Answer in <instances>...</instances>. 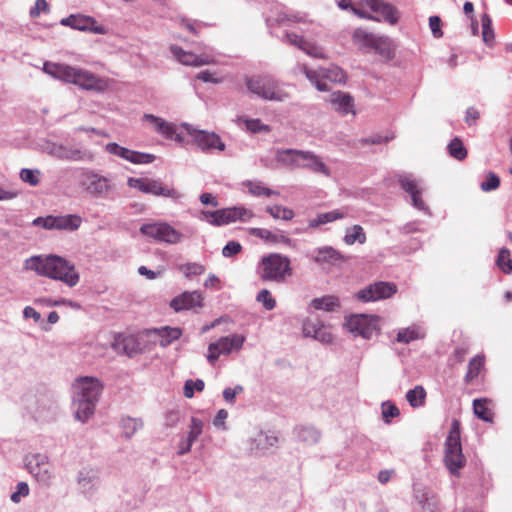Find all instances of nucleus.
Masks as SVG:
<instances>
[{
  "mask_svg": "<svg viewBox=\"0 0 512 512\" xmlns=\"http://www.w3.org/2000/svg\"><path fill=\"white\" fill-rule=\"evenodd\" d=\"M448 152L451 157L458 161H462L467 157V149L458 137H455L448 144Z\"/></svg>",
  "mask_w": 512,
  "mask_h": 512,
  "instance_id": "nucleus-40",
  "label": "nucleus"
},
{
  "mask_svg": "<svg viewBox=\"0 0 512 512\" xmlns=\"http://www.w3.org/2000/svg\"><path fill=\"white\" fill-rule=\"evenodd\" d=\"M61 24L80 31H92L97 34L105 33L104 28L102 26H96V21L89 16L70 15L69 17L63 18Z\"/></svg>",
  "mask_w": 512,
  "mask_h": 512,
  "instance_id": "nucleus-21",
  "label": "nucleus"
},
{
  "mask_svg": "<svg viewBox=\"0 0 512 512\" xmlns=\"http://www.w3.org/2000/svg\"><path fill=\"white\" fill-rule=\"evenodd\" d=\"M256 299L263 305L266 310H272L276 306V300L272 296L271 292L267 289H262L259 291Z\"/></svg>",
  "mask_w": 512,
  "mask_h": 512,
  "instance_id": "nucleus-49",
  "label": "nucleus"
},
{
  "mask_svg": "<svg viewBox=\"0 0 512 512\" xmlns=\"http://www.w3.org/2000/svg\"><path fill=\"white\" fill-rule=\"evenodd\" d=\"M245 124H246V128L253 133H257V132H261V131H265V132L270 131V127L268 125L263 124L259 119L246 120Z\"/></svg>",
  "mask_w": 512,
  "mask_h": 512,
  "instance_id": "nucleus-55",
  "label": "nucleus"
},
{
  "mask_svg": "<svg viewBox=\"0 0 512 512\" xmlns=\"http://www.w3.org/2000/svg\"><path fill=\"white\" fill-rule=\"evenodd\" d=\"M321 326L320 321L318 320H312V319H306L303 322V334L306 337H313L316 335L318 331V327Z\"/></svg>",
  "mask_w": 512,
  "mask_h": 512,
  "instance_id": "nucleus-54",
  "label": "nucleus"
},
{
  "mask_svg": "<svg viewBox=\"0 0 512 512\" xmlns=\"http://www.w3.org/2000/svg\"><path fill=\"white\" fill-rule=\"evenodd\" d=\"M301 157V163H297V167L307 168L315 173H321L330 176L331 172L321 158L311 152L303 151L298 153Z\"/></svg>",
  "mask_w": 512,
  "mask_h": 512,
  "instance_id": "nucleus-23",
  "label": "nucleus"
},
{
  "mask_svg": "<svg viewBox=\"0 0 512 512\" xmlns=\"http://www.w3.org/2000/svg\"><path fill=\"white\" fill-rule=\"evenodd\" d=\"M182 329L179 327L165 326L145 331L147 337L153 339L161 347H167L182 336Z\"/></svg>",
  "mask_w": 512,
  "mask_h": 512,
  "instance_id": "nucleus-20",
  "label": "nucleus"
},
{
  "mask_svg": "<svg viewBox=\"0 0 512 512\" xmlns=\"http://www.w3.org/2000/svg\"><path fill=\"white\" fill-rule=\"evenodd\" d=\"M202 215L208 223L214 226L227 225L238 220L247 222L254 216L253 212L245 207H230L216 211H203Z\"/></svg>",
  "mask_w": 512,
  "mask_h": 512,
  "instance_id": "nucleus-9",
  "label": "nucleus"
},
{
  "mask_svg": "<svg viewBox=\"0 0 512 512\" xmlns=\"http://www.w3.org/2000/svg\"><path fill=\"white\" fill-rule=\"evenodd\" d=\"M249 233L257 238H260L268 243L273 244H290L291 239L284 234L274 233L264 228H250Z\"/></svg>",
  "mask_w": 512,
  "mask_h": 512,
  "instance_id": "nucleus-25",
  "label": "nucleus"
},
{
  "mask_svg": "<svg viewBox=\"0 0 512 512\" xmlns=\"http://www.w3.org/2000/svg\"><path fill=\"white\" fill-rule=\"evenodd\" d=\"M300 69L319 91H327L329 89L325 82V78L322 76V68L319 70H311L306 65H302Z\"/></svg>",
  "mask_w": 512,
  "mask_h": 512,
  "instance_id": "nucleus-33",
  "label": "nucleus"
},
{
  "mask_svg": "<svg viewBox=\"0 0 512 512\" xmlns=\"http://www.w3.org/2000/svg\"><path fill=\"white\" fill-rule=\"evenodd\" d=\"M444 463L450 473L458 475L460 469L466 464L462 453L460 421L454 419L445 441Z\"/></svg>",
  "mask_w": 512,
  "mask_h": 512,
  "instance_id": "nucleus-7",
  "label": "nucleus"
},
{
  "mask_svg": "<svg viewBox=\"0 0 512 512\" xmlns=\"http://www.w3.org/2000/svg\"><path fill=\"white\" fill-rule=\"evenodd\" d=\"M338 5L341 9H351V11L360 18L372 19L367 11L355 6V0L353 2L351 0H339Z\"/></svg>",
  "mask_w": 512,
  "mask_h": 512,
  "instance_id": "nucleus-48",
  "label": "nucleus"
},
{
  "mask_svg": "<svg viewBox=\"0 0 512 512\" xmlns=\"http://www.w3.org/2000/svg\"><path fill=\"white\" fill-rule=\"evenodd\" d=\"M500 186V179L494 173H489L486 177V180L481 183V189L483 191H491L495 190Z\"/></svg>",
  "mask_w": 512,
  "mask_h": 512,
  "instance_id": "nucleus-52",
  "label": "nucleus"
},
{
  "mask_svg": "<svg viewBox=\"0 0 512 512\" xmlns=\"http://www.w3.org/2000/svg\"><path fill=\"white\" fill-rule=\"evenodd\" d=\"M170 51L173 56L183 65L199 67L203 65L214 64L215 60L211 55H197L192 52L183 50L181 47L172 45Z\"/></svg>",
  "mask_w": 512,
  "mask_h": 512,
  "instance_id": "nucleus-19",
  "label": "nucleus"
},
{
  "mask_svg": "<svg viewBox=\"0 0 512 512\" xmlns=\"http://www.w3.org/2000/svg\"><path fill=\"white\" fill-rule=\"evenodd\" d=\"M397 290L395 283L379 281L358 291L356 297L362 302H375L391 298Z\"/></svg>",
  "mask_w": 512,
  "mask_h": 512,
  "instance_id": "nucleus-13",
  "label": "nucleus"
},
{
  "mask_svg": "<svg viewBox=\"0 0 512 512\" xmlns=\"http://www.w3.org/2000/svg\"><path fill=\"white\" fill-rule=\"evenodd\" d=\"M247 89L265 100L283 101L288 94L279 89L277 82L269 75H256L245 78Z\"/></svg>",
  "mask_w": 512,
  "mask_h": 512,
  "instance_id": "nucleus-8",
  "label": "nucleus"
},
{
  "mask_svg": "<svg viewBox=\"0 0 512 512\" xmlns=\"http://www.w3.org/2000/svg\"><path fill=\"white\" fill-rule=\"evenodd\" d=\"M482 24V38L486 45L492 46L494 43V30L492 28V19L488 14H483L481 17Z\"/></svg>",
  "mask_w": 512,
  "mask_h": 512,
  "instance_id": "nucleus-42",
  "label": "nucleus"
},
{
  "mask_svg": "<svg viewBox=\"0 0 512 512\" xmlns=\"http://www.w3.org/2000/svg\"><path fill=\"white\" fill-rule=\"evenodd\" d=\"M322 76L325 80L331 82L342 83L346 80L345 72L338 66H331L329 68H322Z\"/></svg>",
  "mask_w": 512,
  "mask_h": 512,
  "instance_id": "nucleus-44",
  "label": "nucleus"
},
{
  "mask_svg": "<svg viewBox=\"0 0 512 512\" xmlns=\"http://www.w3.org/2000/svg\"><path fill=\"white\" fill-rule=\"evenodd\" d=\"M287 41L291 45L297 46L299 49L304 51L306 54L315 57V58H323L324 54L322 49L317 46L315 43L309 42L305 40L302 36H299L294 33L286 34Z\"/></svg>",
  "mask_w": 512,
  "mask_h": 512,
  "instance_id": "nucleus-24",
  "label": "nucleus"
},
{
  "mask_svg": "<svg viewBox=\"0 0 512 512\" xmlns=\"http://www.w3.org/2000/svg\"><path fill=\"white\" fill-rule=\"evenodd\" d=\"M406 399L412 407H420L425 403L426 391L422 386L418 385L407 392Z\"/></svg>",
  "mask_w": 512,
  "mask_h": 512,
  "instance_id": "nucleus-39",
  "label": "nucleus"
},
{
  "mask_svg": "<svg viewBox=\"0 0 512 512\" xmlns=\"http://www.w3.org/2000/svg\"><path fill=\"white\" fill-rule=\"evenodd\" d=\"M20 178L22 181L29 183L32 186H36L39 183V178L36 172L31 169H22L20 172Z\"/></svg>",
  "mask_w": 512,
  "mask_h": 512,
  "instance_id": "nucleus-59",
  "label": "nucleus"
},
{
  "mask_svg": "<svg viewBox=\"0 0 512 512\" xmlns=\"http://www.w3.org/2000/svg\"><path fill=\"white\" fill-rule=\"evenodd\" d=\"M143 121L148 122L157 133L161 134L166 139L181 143L184 140L185 131L193 137L197 146L202 150L217 149L223 151L225 149V144L222 142L219 135L214 132L197 130L187 123L177 126L153 114H144Z\"/></svg>",
  "mask_w": 512,
  "mask_h": 512,
  "instance_id": "nucleus-1",
  "label": "nucleus"
},
{
  "mask_svg": "<svg viewBox=\"0 0 512 512\" xmlns=\"http://www.w3.org/2000/svg\"><path fill=\"white\" fill-rule=\"evenodd\" d=\"M303 152L302 150L295 149H279L276 152V160L285 165L297 166V163H301V157L298 153Z\"/></svg>",
  "mask_w": 512,
  "mask_h": 512,
  "instance_id": "nucleus-34",
  "label": "nucleus"
},
{
  "mask_svg": "<svg viewBox=\"0 0 512 512\" xmlns=\"http://www.w3.org/2000/svg\"><path fill=\"white\" fill-rule=\"evenodd\" d=\"M366 235L364 233L363 228L360 225H354L351 229V232L347 233L344 237V242L347 245H353L355 242H359L360 244L365 243Z\"/></svg>",
  "mask_w": 512,
  "mask_h": 512,
  "instance_id": "nucleus-46",
  "label": "nucleus"
},
{
  "mask_svg": "<svg viewBox=\"0 0 512 512\" xmlns=\"http://www.w3.org/2000/svg\"><path fill=\"white\" fill-rule=\"evenodd\" d=\"M399 415V409L392 403L386 402L382 404V416L385 422L389 423L392 418Z\"/></svg>",
  "mask_w": 512,
  "mask_h": 512,
  "instance_id": "nucleus-53",
  "label": "nucleus"
},
{
  "mask_svg": "<svg viewBox=\"0 0 512 512\" xmlns=\"http://www.w3.org/2000/svg\"><path fill=\"white\" fill-rule=\"evenodd\" d=\"M398 182L401 188L409 195L415 194L418 190H420L417 181L407 175L399 176Z\"/></svg>",
  "mask_w": 512,
  "mask_h": 512,
  "instance_id": "nucleus-50",
  "label": "nucleus"
},
{
  "mask_svg": "<svg viewBox=\"0 0 512 512\" xmlns=\"http://www.w3.org/2000/svg\"><path fill=\"white\" fill-rule=\"evenodd\" d=\"M51 153L61 160L82 161L86 159V153L75 147L55 146Z\"/></svg>",
  "mask_w": 512,
  "mask_h": 512,
  "instance_id": "nucleus-26",
  "label": "nucleus"
},
{
  "mask_svg": "<svg viewBox=\"0 0 512 512\" xmlns=\"http://www.w3.org/2000/svg\"><path fill=\"white\" fill-rule=\"evenodd\" d=\"M204 297L199 291H185L170 301V307L175 312L193 310L203 307Z\"/></svg>",
  "mask_w": 512,
  "mask_h": 512,
  "instance_id": "nucleus-18",
  "label": "nucleus"
},
{
  "mask_svg": "<svg viewBox=\"0 0 512 512\" xmlns=\"http://www.w3.org/2000/svg\"><path fill=\"white\" fill-rule=\"evenodd\" d=\"M329 102L333 109L341 115H347L349 113L355 114V105L353 97L345 92L337 91L333 92L329 96Z\"/></svg>",
  "mask_w": 512,
  "mask_h": 512,
  "instance_id": "nucleus-22",
  "label": "nucleus"
},
{
  "mask_svg": "<svg viewBox=\"0 0 512 512\" xmlns=\"http://www.w3.org/2000/svg\"><path fill=\"white\" fill-rule=\"evenodd\" d=\"M121 423L123 433L127 438L131 437L139 428L143 426V423L140 419L131 417L123 418Z\"/></svg>",
  "mask_w": 512,
  "mask_h": 512,
  "instance_id": "nucleus-47",
  "label": "nucleus"
},
{
  "mask_svg": "<svg viewBox=\"0 0 512 512\" xmlns=\"http://www.w3.org/2000/svg\"><path fill=\"white\" fill-rule=\"evenodd\" d=\"M43 70L54 78L73 83L82 89L103 92L110 86V80L96 76L94 73L71 67L69 65L46 62Z\"/></svg>",
  "mask_w": 512,
  "mask_h": 512,
  "instance_id": "nucleus-3",
  "label": "nucleus"
},
{
  "mask_svg": "<svg viewBox=\"0 0 512 512\" xmlns=\"http://www.w3.org/2000/svg\"><path fill=\"white\" fill-rule=\"evenodd\" d=\"M313 259L317 263H336L339 261H344V256L333 247L325 246L318 248L315 251Z\"/></svg>",
  "mask_w": 512,
  "mask_h": 512,
  "instance_id": "nucleus-27",
  "label": "nucleus"
},
{
  "mask_svg": "<svg viewBox=\"0 0 512 512\" xmlns=\"http://www.w3.org/2000/svg\"><path fill=\"white\" fill-rule=\"evenodd\" d=\"M424 337L425 333L423 330L417 325H412L400 330L397 334L396 340L399 343L408 344L411 341L423 339Z\"/></svg>",
  "mask_w": 512,
  "mask_h": 512,
  "instance_id": "nucleus-31",
  "label": "nucleus"
},
{
  "mask_svg": "<svg viewBox=\"0 0 512 512\" xmlns=\"http://www.w3.org/2000/svg\"><path fill=\"white\" fill-rule=\"evenodd\" d=\"M102 390L103 386L97 378L84 376L75 380L73 403L77 420L86 422L94 414Z\"/></svg>",
  "mask_w": 512,
  "mask_h": 512,
  "instance_id": "nucleus-4",
  "label": "nucleus"
},
{
  "mask_svg": "<svg viewBox=\"0 0 512 512\" xmlns=\"http://www.w3.org/2000/svg\"><path fill=\"white\" fill-rule=\"evenodd\" d=\"M242 250V246L239 242L229 241L224 248L222 249V254L224 257H232Z\"/></svg>",
  "mask_w": 512,
  "mask_h": 512,
  "instance_id": "nucleus-56",
  "label": "nucleus"
},
{
  "mask_svg": "<svg viewBox=\"0 0 512 512\" xmlns=\"http://www.w3.org/2000/svg\"><path fill=\"white\" fill-rule=\"evenodd\" d=\"M353 37L355 40L361 41L364 45L378 49L380 45L387 43L388 39L385 37H377L373 34H369L362 29L355 30Z\"/></svg>",
  "mask_w": 512,
  "mask_h": 512,
  "instance_id": "nucleus-29",
  "label": "nucleus"
},
{
  "mask_svg": "<svg viewBox=\"0 0 512 512\" xmlns=\"http://www.w3.org/2000/svg\"><path fill=\"white\" fill-rule=\"evenodd\" d=\"M380 317L375 315H352L347 319L346 326L355 336H361L364 339H370L380 330Z\"/></svg>",
  "mask_w": 512,
  "mask_h": 512,
  "instance_id": "nucleus-10",
  "label": "nucleus"
},
{
  "mask_svg": "<svg viewBox=\"0 0 512 512\" xmlns=\"http://www.w3.org/2000/svg\"><path fill=\"white\" fill-rule=\"evenodd\" d=\"M49 5L46 0H36L34 7L30 10V16L36 18L41 12H47Z\"/></svg>",
  "mask_w": 512,
  "mask_h": 512,
  "instance_id": "nucleus-62",
  "label": "nucleus"
},
{
  "mask_svg": "<svg viewBox=\"0 0 512 512\" xmlns=\"http://www.w3.org/2000/svg\"><path fill=\"white\" fill-rule=\"evenodd\" d=\"M204 387L205 384L201 379H197L196 381L187 380L184 385V396L186 398H192L195 390L200 392Z\"/></svg>",
  "mask_w": 512,
  "mask_h": 512,
  "instance_id": "nucleus-51",
  "label": "nucleus"
},
{
  "mask_svg": "<svg viewBox=\"0 0 512 512\" xmlns=\"http://www.w3.org/2000/svg\"><path fill=\"white\" fill-rule=\"evenodd\" d=\"M203 421L193 417L191 419L190 431L186 439V447H181L180 454H185L190 451L192 444L197 440L203 431Z\"/></svg>",
  "mask_w": 512,
  "mask_h": 512,
  "instance_id": "nucleus-30",
  "label": "nucleus"
},
{
  "mask_svg": "<svg viewBox=\"0 0 512 512\" xmlns=\"http://www.w3.org/2000/svg\"><path fill=\"white\" fill-rule=\"evenodd\" d=\"M266 211L274 218V219H282L289 221L294 217V212L292 209L283 207L281 205L268 206Z\"/></svg>",
  "mask_w": 512,
  "mask_h": 512,
  "instance_id": "nucleus-45",
  "label": "nucleus"
},
{
  "mask_svg": "<svg viewBox=\"0 0 512 512\" xmlns=\"http://www.w3.org/2000/svg\"><path fill=\"white\" fill-rule=\"evenodd\" d=\"M29 494V487L26 482H19L17 484L16 492L12 493L11 500L14 503L20 502L22 497H26Z\"/></svg>",
  "mask_w": 512,
  "mask_h": 512,
  "instance_id": "nucleus-58",
  "label": "nucleus"
},
{
  "mask_svg": "<svg viewBox=\"0 0 512 512\" xmlns=\"http://www.w3.org/2000/svg\"><path fill=\"white\" fill-rule=\"evenodd\" d=\"M247 187L249 193L253 196H265L270 197L272 195H278L277 191L271 190L270 188L263 185L258 181H246L243 183Z\"/></svg>",
  "mask_w": 512,
  "mask_h": 512,
  "instance_id": "nucleus-38",
  "label": "nucleus"
},
{
  "mask_svg": "<svg viewBox=\"0 0 512 512\" xmlns=\"http://www.w3.org/2000/svg\"><path fill=\"white\" fill-rule=\"evenodd\" d=\"M315 339L323 342V343H331L333 341V335L330 331L329 327H326L321 324L320 327H318V331L316 335L314 336Z\"/></svg>",
  "mask_w": 512,
  "mask_h": 512,
  "instance_id": "nucleus-57",
  "label": "nucleus"
},
{
  "mask_svg": "<svg viewBox=\"0 0 512 512\" xmlns=\"http://www.w3.org/2000/svg\"><path fill=\"white\" fill-rule=\"evenodd\" d=\"M473 410L475 415L486 422H492L494 412L492 410V403L486 398L475 399L473 401Z\"/></svg>",
  "mask_w": 512,
  "mask_h": 512,
  "instance_id": "nucleus-28",
  "label": "nucleus"
},
{
  "mask_svg": "<svg viewBox=\"0 0 512 512\" xmlns=\"http://www.w3.org/2000/svg\"><path fill=\"white\" fill-rule=\"evenodd\" d=\"M369 9L375 14L371 15V20L385 21L391 25L398 22L400 14L398 10L391 4L382 0H369Z\"/></svg>",
  "mask_w": 512,
  "mask_h": 512,
  "instance_id": "nucleus-17",
  "label": "nucleus"
},
{
  "mask_svg": "<svg viewBox=\"0 0 512 512\" xmlns=\"http://www.w3.org/2000/svg\"><path fill=\"white\" fill-rule=\"evenodd\" d=\"M76 179L82 191L94 198H106L114 190V183L110 177L89 168H80Z\"/></svg>",
  "mask_w": 512,
  "mask_h": 512,
  "instance_id": "nucleus-6",
  "label": "nucleus"
},
{
  "mask_svg": "<svg viewBox=\"0 0 512 512\" xmlns=\"http://www.w3.org/2000/svg\"><path fill=\"white\" fill-rule=\"evenodd\" d=\"M244 340L245 338L238 334L220 338L209 345L207 360L210 364H215L220 355H228L233 350L241 349Z\"/></svg>",
  "mask_w": 512,
  "mask_h": 512,
  "instance_id": "nucleus-14",
  "label": "nucleus"
},
{
  "mask_svg": "<svg viewBox=\"0 0 512 512\" xmlns=\"http://www.w3.org/2000/svg\"><path fill=\"white\" fill-rule=\"evenodd\" d=\"M485 358L484 356H475L472 358L468 365V371L465 375V380L467 383H471L474 379L478 377L481 370L484 368Z\"/></svg>",
  "mask_w": 512,
  "mask_h": 512,
  "instance_id": "nucleus-37",
  "label": "nucleus"
},
{
  "mask_svg": "<svg viewBox=\"0 0 512 512\" xmlns=\"http://www.w3.org/2000/svg\"><path fill=\"white\" fill-rule=\"evenodd\" d=\"M127 185L130 188L138 189L146 194H153L155 196H163L172 199H178L180 197V193L176 189L166 187L161 181L151 178L129 177Z\"/></svg>",
  "mask_w": 512,
  "mask_h": 512,
  "instance_id": "nucleus-11",
  "label": "nucleus"
},
{
  "mask_svg": "<svg viewBox=\"0 0 512 512\" xmlns=\"http://www.w3.org/2000/svg\"><path fill=\"white\" fill-rule=\"evenodd\" d=\"M496 264L503 273L510 274L512 272V258L509 249H500L496 259Z\"/></svg>",
  "mask_w": 512,
  "mask_h": 512,
  "instance_id": "nucleus-43",
  "label": "nucleus"
},
{
  "mask_svg": "<svg viewBox=\"0 0 512 512\" xmlns=\"http://www.w3.org/2000/svg\"><path fill=\"white\" fill-rule=\"evenodd\" d=\"M311 306L316 310H325L332 312L339 308V299L335 296H324L321 298H315L311 302Z\"/></svg>",
  "mask_w": 512,
  "mask_h": 512,
  "instance_id": "nucleus-35",
  "label": "nucleus"
},
{
  "mask_svg": "<svg viewBox=\"0 0 512 512\" xmlns=\"http://www.w3.org/2000/svg\"><path fill=\"white\" fill-rule=\"evenodd\" d=\"M429 26L435 37L439 38L443 35L441 30V19L438 16H431L429 18Z\"/></svg>",
  "mask_w": 512,
  "mask_h": 512,
  "instance_id": "nucleus-63",
  "label": "nucleus"
},
{
  "mask_svg": "<svg viewBox=\"0 0 512 512\" xmlns=\"http://www.w3.org/2000/svg\"><path fill=\"white\" fill-rule=\"evenodd\" d=\"M479 118L480 112L476 108L470 107L467 109L465 121L468 125H475Z\"/></svg>",
  "mask_w": 512,
  "mask_h": 512,
  "instance_id": "nucleus-64",
  "label": "nucleus"
},
{
  "mask_svg": "<svg viewBox=\"0 0 512 512\" xmlns=\"http://www.w3.org/2000/svg\"><path fill=\"white\" fill-rule=\"evenodd\" d=\"M196 78L203 82H210V83H214V84H219L223 81L222 78L217 77L215 73H211L210 71H207V70L199 72L196 75Z\"/></svg>",
  "mask_w": 512,
  "mask_h": 512,
  "instance_id": "nucleus-61",
  "label": "nucleus"
},
{
  "mask_svg": "<svg viewBox=\"0 0 512 512\" xmlns=\"http://www.w3.org/2000/svg\"><path fill=\"white\" fill-rule=\"evenodd\" d=\"M24 268L40 276L59 280L69 287L76 286L80 279L74 264L57 255L32 256L25 260Z\"/></svg>",
  "mask_w": 512,
  "mask_h": 512,
  "instance_id": "nucleus-2",
  "label": "nucleus"
},
{
  "mask_svg": "<svg viewBox=\"0 0 512 512\" xmlns=\"http://www.w3.org/2000/svg\"><path fill=\"white\" fill-rule=\"evenodd\" d=\"M178 271H180L186 279H192L205 273L206 268L204 265L194 262H188L177 265Z\"/></svg>",
  "mask_w": 512,
  "mask_h": 512,
  "instance_id": "nucleus-36",
  "label": "nucleus"
},
{
  "mask_svg": "<svg viewBox=\"0 0 512 512\" xmlns=\"http://www.w3.org/2000/svg\"><path fill=\"white\" fill-rule=\"evenodd\" d=\"M105 151L134 164L151 163L155 159L154 155L133 151L114 142L106 144Z\"/></svg>",
  "mask_w": 512,
  "mask_h": 512,
  "instance_id": "nucleus-16",
  "label": "nucleus"
},
{
  "mask_svg": "<svg viewBox=\"0 0 512 512\" xmlns=\"http://www.w3.org/2000/svg\"><path fill=\"white\" fill-rule=\"evenodd\" d=\"M140 232L155 241L176 244L182 240V234L166 222L143 224Z\"/></svg>",
  "mask_w": 512,
  "mask_h": 512,
  "instance_id": "nucleus-12",
  "label": "nucleus"
},
{
  "mask_svg": "<svg viewBox=\"0 0 512 512\" xmlns=\"http://www.w3.org/2000/svg\"><path fill=\"white\" fill-rule=\"evenodd\" d=\"M344 217V214L339 212L338 210L329 211L326 213L319 214L316 218L309 221V227L316 228L320 225L333 222L337 219H341Z\"/></svg>",
  "mask_w": 512,
  "mask_h": 512,
  "instance_id": "nucleus-41",
  "label": "nucleus"
},
{
  "mask_svg": "<svg viewBox=\"0 0 512 512\" xmlns=\"http://www.w3.org/2000/svg\"><path fill=\"white\" fill-rule=\"evenodd\" d=\"M257 274L263 282L285 283L293 275L291 260L280 253L268 254L259 262Z\"/></svg>",
  "mask_w": 512,
  "mask_h": 512,
  "instance_id": "nucleus-5",
  "label": "nucleus"
},
{
  "mask_svg": "<svg viewBox=\"0 0 512 512\" xmlns=\"http://www.w3.org/2000/svg\"><path fill=\"white\" fill-rule=\"evenodd\" d=\"M36 226H42L45 229H56L55 216L38 217L33 221Z\"/></svg>",
  "mask_w": 512,
  "mask_h": 512,
  "instance_id": "nucleus-60",
  "label": "nucleus"
},
{
  "mask_svg": "<svg viewBox=\"0 0 512 512\" xmlns=\"http://www.w3.org/2000/svg\"><path fill=\"white\" fill-rule=\"evenodd\" d=\"M82 223V219L78 215L55 216V224L57 230L75 231Z\"/></svg>",
  "mask_w": 512,
  "mask_h": 512,
  "instance_id": "nucleus-32",
  "label": "nucleus"
},
{
  "mask_svg": "<svg viewBox=\"0 0 512 512\" xmlns=\"http://www.w3.org/2000/svg\"><path fill=\"white\" fill-rule=\"evenodd\" d=\"M27 467L29 472L39 483L49 485L52 478V467L46 456L35 454L28 458Z\"/></svg>",
  "mask_w": 512,
  "mask_h": 512,
  "instance_id": "nucleus-15",
  "label": "nucleus"
}]
</instances>
